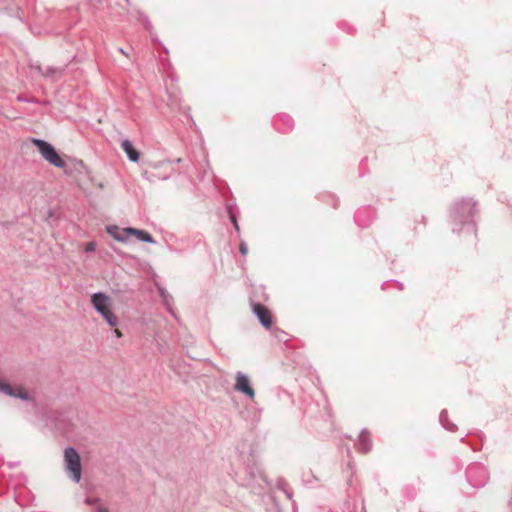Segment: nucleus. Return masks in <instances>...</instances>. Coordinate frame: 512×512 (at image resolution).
I'll use <instances>...</instances> for the list:
<instances>
[{"mask_svg": "<svg viewBox=\"0 0 512 512\" xmlns=\"http://www.w3.org/2000/svg\"><path fill=\"white\" fill-rule=\"evenodd\" d=\"M160 296L164 302V304L168 307L169 311L172 312L171 310V303L173 302V298L172 296L166 292L164 289H160Z\"/></svg>", "mask_w": 512, "mask_h": 512, "instance_id": "14", "label": "nucleus"}, {"mask_svg": "<svg viewBox=\"0 0 512 512\" xmlns=\"http://www.w3.org/2000/svg\"><path fill=\"white\" fill-rule=\"evenodd\" d=\"M357 449L362 453H368L372 448V442L369 432L364 429L361 431L356 443Z\"/></svg>", "mask_w": 512, "mask_h": 512, "instance_id": "11", "label": "nucleus"}, {"mask_svg": "<svg viewBox=\"0 0 512 512\" xmlns=\"http://www.w3.org/2000/svg\"><path fill=\"white\" fill-rule=\"evenodd\" d=\"M466 476L469 483L475 487H483L489 478L487 469L481 464H472L466 471Z\"/></svg>", "mask_w": 512, "mask_h": 512, "instance_id": "5", "label": "nucleus"}, {"mask_svg": "<svg viewBox=\"0 0 512 512\" xmlns=\"http://www.w3.org/2000/svg\"><path fill=\"white\" fill-rule=\"evenodd\" d=\"M142 21H143L144 29L150 30L152 28V25H151L150 21L147 19V17H143Z\"/></svg>", "mask_w": 512, "mask_h": 512, "instance_id": "18", "label": "nucleus"}, {"mask_svg": "<svg viewBox=\"0 0 512 512\" xmlns=\"http://www.w3.org/2000/svg\"><path fill=\"white\" fill-rule=\"evenodd\" d=\"M30 67L52 82L58 81L64 74V69L59 67L49 66L43 70L38 63L31 64Z\"/></svg>", "mask_w": 512, "mask_h": 512, "instance_id": "8", "label": "nucleus"}, {"mask_svg": "<svg viewBox=\"0 0 512 512\" xmlns=\"http://www.w3.org/2000/svg\"><path fill=\"white\" fill-rule=\"evenodd\" d=\"M113 334H114L117 338H121V337L123 336L122 332H121L119 329H117V328H115V329L113 330Z\"/></svg>", "mask_w": 512, "mask_h": 512, "instance_id": "19", "label": "nucleus"}, {"mask_svg": "<svg viewBox=\"0 0 512 512\" xmlns=\"http://www.w3.org/2000/svg\"><path fill=\"white\" fill-rule=\"evenodd\" d=\"M475 202L472 199H463L455 204V214L462 219H467L473 215Z\"/></svg>", "mask_w": 512, "mask_h": 512, "instance_id": "9", "label": "nucleus"}, {"mask_svg": "<svg viewBox=\"0 0 512 512\" xmlns=\"http://www.w3.org/2000/svg\"><path fill=\"white\" fill-rule=\"evenodd\" d=\"M96 249V244L95 242H88L85 246V251L86 252H93L95 251Z\"/></svg>", "mask_w": 512, "mask_h": 512, "instance_id": "16", "label": "nucleus"}, {"mask_svg": "<svg viewBox=\"0 0 512 512\" xmlns=\"http://www.w3.org/2000/svg\"><path fill=\"white\" fill-rule=\"evenodd\" d=\"M239 251H240V253H241L243 256H245V255L247 254V252H248V247H247V245H246L244 242L240 243Z\"/></svg>", "mask_w": 512, "mask_h": 512, "instance_id": "17", "label": "nucleus"}, {"mask_svg": "<svg viewBox=\"0 0 512 512\" xmlns=\"http://www.w3.org/2000/svg\"><path fill=\"white\" fill-rule=\"evenodd\" d=\"M17 99H18L19 101H24V98H23V97H20V96H18V97H17Z\"/></svg>", "mask_w": 512, "mask_h": 512, "instance_id": "22", "label": "nucleus"}, {"mask_svg": "<svg viewBox=\"0 0 512 512\" xmlns=\"http://www.w3.org/2000/svg\"><path fill=\"white\" fill-rule=\"evenodd\" d=\"M0 392L25 401L30 400L28 392L20 385L12 386L9 383L0 380Z\"/></svg>", "mask_w": 512, "mask_h": 512, "instance_id": "7", "label": "nucleus"}, {"mask_svg": "<svg viewBox=\"0 0 512 512\" xmlns=\"http://www.w3.org/2000/svg\"><path fill=\"white\" fill-rule=\"evenodd\" d=\"M439 421L442 426L449 431H454L456 429V426L448 420V413L446 410L441 411Z\"/></svg>", "mask_w": 512, "mask_h": 512, "instance_id": "13", "label": "nucleus"}, {"mask_svg": "<svg viewBox=\"0 0 512 512\" xmlns=\"http://www.w3.org/2000/svg\"><path fill=\"white\" fill-rule=\"evenodd\" d=\"M64 466L72 480L79 483L82 474L81 459L74 447H67L64 450Z\"/></svg>", "mask_w": 512, "mask_h": 512, "instance_id": "2", "label": "nucleus"}, {"mask_svg": "<svg viewBox=\"0 0 512 512\" xmlns=\"http://www.w3.org/2000/svg\"><path fill=\"white\" fill-rule=\"evenodd\" d=\"M277 488L282 490L285 493V495L287 496V498H289V499L292 498V492L286 488V484L283 481L278 482Z\"/></svg>", "mask_w": 512, "mask_h": 512, "instance_id": "15", "label": "nucleus"}, {"mask_svg": "<svg viewBox=\"0 0 512 512\" xmlns=\"http://www.w3.org/2000/svg\"><path fill=\"white\" fill-rule=\"evenodd\" d=\"M233 223H234L235 228L238 229V224H237V221L235 218H233Z\"/></svg>", "mask_w": 512, "mask_h": 512, "instance_id": "21", "label": "nucleus"}, {"mask_svg": "<svg viewBox=\"0 0 512 512\" xmlns=\"http://www.w3.org/2000/svg\"><path fill=\"white\" fill-rule=\"evenodd\" d=\"M234 389L237 392L244 394L249 399H254L255 397V391L251 387L249 376L241 371H238L235 374Z\"/></svg>", "mask_w": 512, "mask_h": 512, "instance_id": "6", "label": "nucleus"}, {"mask_svg": "<svg viewBox=\"0 0 512 512\" xmlns=\"http://www.w3.org/2000/svg\"><path fill=\"white\" fill-rule=\"evenodd\" d=\"M96 512H109V510L106 507L99 505L96 509Z\"/></svg>", "mask_w": 512, "mask_h": 512, "instance_id": "20", "label": "nucleus"}, {"mask_svg": "<svg viewBox=\"0 0 512 512\" xmlns=\"http://www.w3.org/2000/svg\"><path fill=\"white\" fill-rule=\"evenodd\" d=\"M108 232L110 234H112L113 237L117 241H121V242L126 241L130 235L136 236L137 239L142 242H147V243L155 242L154 239L152 238V236L148 232H146L144 230L136 229V228L129 227V228H124V229L119 230L117 227H111L108 229Z\"/></svg>", "mask_w": 512, "mask_h": 512, "instance_id": "4", "label": "nucleus"}, {"mask_svg": "<svg viewBox=\"0 0 512 512\" xmlns=\"http://www.w3.org/2000/svg\"><path fill=\"white\" fill-rule=\"evenodd\" d=\"M121 148L126 153L127 157L131 162H137L139 159L138 151L133 147V144L130 140L124 139L121 142Z\"/></svg>", "mask_w": 512, "mask_h": 512, "instance_id": "12", "label": "nucleus"}, {"mask_svg": "<svg viewBox=\"0 0 512 512\" xmlns=\"http://www.w3.org/2000/svg\"><path fill=\"white\" fill-rule=\"evenodd\" d=\"M253 312L258 317L261 325L267 329L271 328L272 320L269 310L260 303L253 304Z\"/></svg>", "mask_w": 512, "mask_h": 512, "instance_id": "10", "label": "nucleus"}, {"mask_svg": "<svg viewBox=\"0 0 512 512\" xmlns=\"http://www.w3.org/2000/svg\"><path fill=\"white\" fill-rule=\"evenodd\" d=\"M32 142L38 148L42 157L51 165L57 168H64L66 166L65 161L50 143L42 139H32Z\"/></svg>", "mask_w": 512, "mask_h": 512, "instance_id": "3", "label": "nucleus"}, {"mask_svg": "<svg viewBox=\"0 0 512 512\" xmlns=\"http://www.w3.org/2000/svg\"><path fill=\"white\" fill-rule=\"evenodd\" d=\"M91 303L109 326L116 327L119 324L118 317L111 310V299L108 295L102 292L94 293L91 296Z\"/></svg>", "mask_w": 512, "mask_h": 512, "instance_id": "1", "label": "nucleus"}]
</instances>
